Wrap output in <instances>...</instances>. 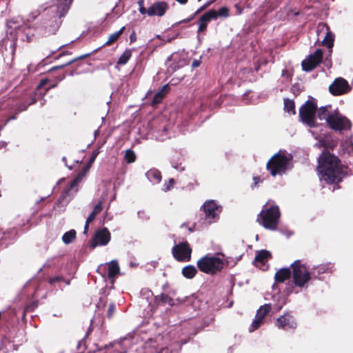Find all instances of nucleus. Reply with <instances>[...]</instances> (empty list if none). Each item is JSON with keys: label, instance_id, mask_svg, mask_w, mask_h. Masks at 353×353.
<instances>
[{"label": "nucleus", "instance_id": "f257e3e1", "mask_svg": "<svg viewBox=\"0 0 353 353\" xmlns=\"http://www.w3.org/2000/svg\"><path fill=\"white\" fill-rule=\"evenodd\" d=\"M319 179L327 184L339 183L345 176L343 166L339 158L329 152H323L319 158Z\"/></svg>", "mask_w": 353, "mask_h": 353}, {"label": "nucleus", "instance_id": "f03ea898", "mask_svg": "<svg viewBox=\"0 0 353 353\" xmlns=\"http://www.w3.org/2000/svg\"><path fill=\"white\" fill-rule=\"evenodd\" d=\"M73 0H56V3L46 10V15L42 21L43 34L48 36L54 34L59 29L61 21L72 4Z\"/></svg>", "mask_w": 353, "mask_h": 353}, {"label": "nucleus", "instance_id": "7ed1b4c3", "mask_svg": "<svg viewBox=\"0 0 353 353\" xmlns=\"http://www.w3.org/2000/svg\"><path fill=\"white\" fill-rule=\"evenodd\" d=\"M292 283L286 288L288 294L295 292L298 288L300 291L306 290L313 279L310 268L297 260L291 264Z\"/></svg>", "mask_w": 353, "mask_h": 353}, {"label": "nucleus", "instance_id": "20e7f679", "mask_svg": "<svg viewBox=\"0 0 353 353\" xmlns=\"http://www.w3.org/2000/svg\"><path fill=\"white\" fill-rule=\"evenodd\" d=\"M292 157L290 154L279 152L267 163V169L272 176L282 175L292 168Z\"/></svg>", "mask_w": 353, "mask_h": 353}, {"label": "nucleus", "instance_id": "39448f33", "mask_svg": "<svg viewBox=\"0 0 353 353\" xmlns=\"http://www.w3.org/2000/svg\"><path fill=\"white\" fill-rule=\"evenodd\" d=\"M280 211L277 205L268 202L261 212L258 221L266 229L275 230L279 223Z\"/></svg>", "mask_w": 353, "mask_h": 353}, {"label": "nucleus", "instance_id": "423d86ee", "mask_svg": "<svg viewBox=\"0 0 353 353\" xmlns=\"http://www.w3.org/2000/svg\"><path fill=\"white\" fill-rule=\"evenodd\" d=\"M196 265L200 271L208 274H214L222 270L224 261L219 256V254H207L197 261Z\"/></svg>", "mask_w": 353, "mask_h": 353}, {"label": "nucleus", "instance_id": "0eeeda50", "mask_svg": "<svg viewBox=\"0 0 353 353\" xmlns=\"http://www.w3.org/2000/svg\"><path fill=\"white\" fill-rule=\"evenodd\" d=\"M90 166L91 165L87 163L79 175L72 181L69 187L62 193L59 199L58 202L59 203L64 202L65 200L66 203H68L74 194L77 192L79 190V184L89 171Z\"/></svg>", "mask_w": 353, "mask_h": 353}, {"label": "nucleus", "instance_id": "6e6552de", "mask_svg": "<svg viewBox=\"0 0 353 353\" xmlns=\"http://www.w3.org/2000/svg\"><path fill=\"white\" fill-rule=\"evenodd\" d=\"M316 105L310 101L305 102L299 110V117L303 123L312 128L315 126Z\"/></svg>", "mask_w": 353, "mask_h": 353}, {"label": "nucleus", "instance_id": "1a4fd4ad", "mask_svg": "<svg viewBox=\"0 0 353 353\" xmlns=\"http://www.w3.org/2000/svg\"><path fill=\"white\" fill-rule=\"evenodd\" d=\"M327 124L332 129L338 131L349 130L352 125L350 120L338 112L332 113Z\"/></svg>", "mask_w": 353, "mask_h": 353}, {"label": "nucleus", "instance_id": "9d476101", "mask_svg": "<svg viewBox=\"0 0 353 353\" xmlns=\"http://www.w3.org/2000/svg\"><path fill=\"white\" fill-rule=\"evenodd\" d=\"M104 271L103 276L105 275L110 279V283L113 285L116 277L120 274V268L117 260H112L99 267L98 271Z\"/></svg>", "mask_w": 353, "mask_h": 353}, {"label": "nucleus", "instance_id": "9b49d317", "mask_svg": "<svg viewBox=\"0 0 353 353\" xmlns=\"http://www.w3.org/2000/svg\"><path fill=\"white\" fill-rule=\"evenodd\" d=\"M191 252L192 250L186 241L175 245L172 250L174 257L179 261H189Z\"/></svg>", "mask_w": 353, "mask_h": 353}, {"label": "nucleus", "instance_id": "f8f14e48", "mask_svg": "<svg viewBox=\"0 0 353 353\" xmlns=\"http://www.w3.org/2000/svg\"><path fill=\"white\" fill-rule=\"evenodd\" d=\"M352 88L347 81L342 77L335 79L333 83L329 86L330 93L334 96H339L348 93Z\"/></svg>", "mask_w": 353, "mask_h": 353}, {"label": "nucleus", "instance_id": "ddd939ff", "mask_svg": "<svg viewBox=\"0 0 353 353\" xmlns=\"http://www.w3.org/2000/svg\"><path fill=\"white\" fill-rule=\"evenodd\" d=\"M203 208L205 218L210 223L215 221L221 212V207L213 200L205 202Z\"/></svg>", "mask_w": 353, "mask_h": 353}, {"label": "nucleus", "instance_id": "4468645a", "mask_svg": "<svg viewBox=\"0 0 353 353\" xmlns=\"http://www.w3.org/2000/svg\"><path fill=\"white\" fill-rule=\"evenodd\" d=\"M323 51L317 49L316 51L308 56V57L302 61L303 70L307 72L311 71L316 68L322 61Z\"/></svg>", "mask_w": 353, "mask_h": 353}, {"label": "nucleus", "instance_id": "2eb2a0df", "mask_svg": "<svg viewBox=\"0 0 353 353\" xmlns=\"http://www.w3.org/2000/svg\"><path fill=\"white\" fill-rule=\"evenodd\" d=\"M37 101L36 94L31 92L24 96L20 101L16 104V112L14 115L10 117L8 121L13 120L16 119V115L23 111L27 110L28 107Z\"/></svg>", "mask_w": 353, "mask_h": 353}, {"label": "nucleus", "instance_id": "dca6fc26", "mask_svg": "<svg viewBox=\"0 0 353 353\" xmlns=\"http://www.w3.org/2000/svg\"><path fill=\"white\" fill-rule=\"evenodd\" d=\"M271 305L265 304L257 310L255 318L251 324V327L249 330L250 332H254L258 329L263 322L264 318L270 312Z\"/></svg>", "mask_w": 353, "mask_h": 353}, {"label": "nucleus", "instance_id": "f3484780", "mask_svg": "<svg viewBox=\"0 0 353 353\" xmlns=\"http://www.w3.org/2000/svg\"><path fill=\"white\" fill-rule=\"evenodd\" d=\"M110 233L106 228H103L96 231L94 237L91 243L92 248L97 246H103L107 245L110 241Z\"/></svg>", "mask_w": 353, "mask_h": 353}, {"label": "nucleus", "instance_id": "a211bd4d", "mask_svg": "<svg viewBox=\"0 0 353 353\" xmlns=\"http://www.w3.org/2000/svg\"><path fill=\"white\" fill-rule=\"evenodd\" d=\"M276 325L279 328L285 330H294L296 328L297 323L294 317L290 313L286 312L276 319Z\"/></svg>", "mask_w": 353, "mask_h": 353}, {"label": "nucleus", "instance_id": "6ab92c4d", "mask_svg": "<svg viewBox=\"0 0 353 353\" xmlns=\"http://www.w3.org/2000/svg\"><path fill=\"white\" fill-rule=\"evenodd\" d=\"M316 32L319 36L321 33H325L322 43L330 49V52H331L334 46V34L330 31L329 26L325 23H320L317 27Z\"/></svg>", "mask_w": 353, "mask_h": 353}, {"label": "nucleus", "instance_id": "aec40b11", "mask_svg": "<svg viewBox=\"0 0 353 353\" xmlns=\"http://www.w3.org/2000/svg\"><path fill=\"white\" fill-rule=\"evenodd\" d=\"M168 8L167 3L164 1H157L152 3L147 9V14L150 17L157 16L162 17L165 14Z\"/></svg>", "mask_w": 353, "mask_h": 353}, {"label": "nucleus", "instance_id": "412c9836", "mask_svg": "<svg viewBox=\"0 0 353 353\" xmlns=\"http://www.w3.org/2000/svg\"><path fill=\"white\" fill-rule=\"evenodd\" d=\"M132 338L125 337L119 341L110 343L108 348L112 347L113 352L110 353H126L127 348L132 345Z\"/></svg>", "mask_w": 353, "mask_h": 353}, {"label": "nucleus", "instance_id": "4be33fe9", "mask_svg": "<svg viewBox=\"0 0 353 353\" xmlns=\"http://www.w3.org/2000/svg\"><path fill=\"white\" fill-rule=\"evenodd\" d=\"M168 61L172 62L170 67L172 69L173 71H175L187 64L185 54L182 52H174L168 58Z\"/></svg>", "mask_w": 353, "mask_h": 353}, {"label": "nucleus", "instance_id": "5701e85b", "mask_svg": "<svg viewBox=\"0 0 353 353\" xmlns=\"http://www.w3.org/2000/svg\"><path fill=\"white\" fill-rule=\"evenodd\" d=\"M217 19V13L214 10H210L202 15L199 20L198 32H203L206 30L208 23L212 19Z\"/></svg>", "mask_w": 353, "mask_h": 353}, {"label": "nucleus", "instance_id": "b1692460", "mask_svg": "<svg viewBox=\"0 0 353 353\" xmlns=\"http://www.w3.org/2000/svg\"><path fill=\"white\" fill-rule=\"evenodd\" d=\"M313 279H320L322 274L332 272L334 270V265L330 263L320 264L310 268Z\"/></svg>", "mask_w": 353, "mask_h": 353}, {"label": "nucleus", "instance_id": "393cba45", "mask_svg": "<svg viewBox=\"0 0 353 353\" xmlns=\"http://www.w3.org/2000/svg\"><path fill=\"white\" fill-rule=\"evenodd\" d=\"M270 257V253L265 250H262L256 253L254 263L256 266L261 268L268 261Z\"/></svg>", "mask_w": 353, "mask_h": 353}, {"label": "nucleus", "instance_id": "a878e982", "mask_svg": "<svg viewBox=\"0 0 353 353\" xmlns=\"http://www.w3.org/2000/svg\"><path fill=\"white\" fill-rule=\"evenodd\" d=\"M291 275V267L288 268H281L276 272L274 279L277 283H283L286 280L289 279Z\"/></svg>", "mask_w": 353, "mask_h": 353}, {"label": "nucleus", "instance_id": "bb28decb", "mask_svg": "<svg viewBox=\"0 0 353 353\" xmlns=\"http://www.w3.org/2000/svg\"><path fill=\"white\" fill-rule=\"evenodd\" d=\"M148 179L153 184L159 183L161 180V172L156 169H151L145 173Z\"/></svg>", "mask_w": 353, "mask_h": 353}, {"label": "nucleus", "instance_id": "cd10ccee", "mask_svg": "<svg viewBox=\"0 0 353 353\" xmlns=\"http://www.w3.org/2000/svg\"><path fill=\"white\" fill-rule=\"evenodd\" d=\"M331 108V105H325L321 107L318 112V117L321 120H325L327 123L329 121L330 118H331V116L332 113H331L328 109Z\"/></svg>", "mask_w": 353, "mask_h": 353}, {"label": "nucleus", "instance_id": "c85d7f7f", "mask_svg": "<svg viewBox=\"0 0 353 353\" xmlns=\"http://www.w3.org/2000/svg\"><path fill=\"white\" fill-rule=\"evenodd\" d=\"M321 145L327 149L333 150L338 144V140L332 137H327L319 141Z\"/></svg>", "mask_w": 353, "mask_h": 353}, {"label": "nucleus", "instance_id": "c756f323", "mask_svg": "<svg viewBox=\"0 0 353 353\" xmlns=\"http://www.w3.org/2000/svg\"><path fill=\"white\" fill-rule=\"evenodd\" d=\"M343 152L350 156L353 154V143L351 139H346L341 145Z\"/></svg>", "mask_w": 353, "mask_h": 353}, {"label": "nucleus", "instance_id": "7c9ffc66", "mask_svg": "<svg viewBox=\"0 0 353 353\" xmlns=\"http://www.w3.org/2000/svg\"><path fill=\"white\" fill-rule=\"evenodd\" d=\"M196 272V268L191 265L185 266L182 270L183 275L187 279H192Z\"/></svg>", "mask_w": 353, "mask_h": 353}, {"label": "nucleus", "instance_id": "2f4dec72", "mask_svg": "<svg viewBox=\"0 0 353 353\" xmlns=\"http://www.w3.org/2000/svg\"><path fill=\"white\" fill-rule=\"evenodd\" d=\"M167 86L168 85L163 86L161 88V90L154 94V96L153 97V100L152 101V105H155L159 103L162 101V99H163V97L165 96V90H166Z\"/></svg>", "mask_w": 353, "mask_h": 353}, {"label": "nucleus", "instance_id": "473e14b6", "mask_svg": "<svg viewBox=\"0 0 353 353\" xmlns=\"http://www.w3.org/2000/svg\"><path fill=\"white\" fill-rule=\"evenodd\" d=\"M76 238V232L74 230H71L65 232L63 236L62 240L65 244L70 243Z\"/></svg>", "mask_w": 353, "mask_h": 353}, {"label": "nucleus", "instance_id": "72a5a7b5", "mask_svg": "<svg viewBox=\"0 0 353 353\" xmlns=\"http://www.w3.org/2000/svg\"><path fill=\"white\" fill-rule=\"evenodd\" d=\"M284 110L290 114H295L294 103L292 100L284 99Z\"/></svg>", "mask_w": 353, "mask_h": 353}, {"label": "nucleus", "instance_id": "f704fd0d", "mask_svg": "<svg viewBox=\"0 0 353 353\" xmlns=\"http://www.w3.org/2000/svg\"><path fill=\"white\" fill-rule=\"evenodd\" d=\"M124 29H125V27H122L119 31L110 34V37H108V41L105 43L104 45H110V44L112 43L113 42L116 41L119 38V37L121 35Z\"/></svg>", "mask_w": 353, "mask_h": 353}, {"label": "nucleus", "instance_id": "c9c22d12", "mask_svg": "<svg viewBox=\"0 0 353 353\" xmlns=\"http://www.w3.org/2000/svg\"><path fill=\"white\" fill-rule=\"evenodd\" d=\"M156 300L158 302H161L162 303H168L170 305H174V301L170 298L168 294H162L160 296H157L156 297Z\"/></svg>", "mask_w": 353, "mask_h": 353}, {"label": "nucleus", "instance_id": "e433bc0d", "mask_svg": "<svg viewBox=\"0 0 353 353\" xmlns=\"http://www.w3.org/2000/svg\"><path fill=\"white\" fill-rule=\"evenodd\" d=\"M132 52L130 50H126L123 52V53L121 55L118 60V64L124 65L127 63L130 58L131 57Z\"/></svg>", "mask_w": 353, "mask_h": 353}, {"label": "nucleus", "instance_id": "4c0bfd02", "mask_svg": "<svg viewBox=\"0 0 353 353\" xmlns=\"http://www.w3.org/2000/svg\"><path fill=\"white\" fill-rule=\"evenodd\" d=\"M124 159L128 163H132L136 160V154L132 150H127L125 151Z\"/></svg>", "mask_w": 353, "mask_h": 353}, {"label": "nucleus", "instance_id": "58836bf2", "mask_svg": "<svg viewBox=\"0 0 353 353\" xmlns=\"http://www.w3.org/2000/svg\"><path fill=\"white\" fill-rule=\"evenodd\" d=\"M157 134L155 135L156 139L159 141H164L165 140L168 136L167 134V128L165 127H163V129L162 132H157Z\"/></svg>", "mask_w": 353, "mask_h": 353}, {"label": "nucleus", "instance_id": "ea45409f", "mask_svg": "<svg viewBox=\"0 0 353 353\" xmlns=\"http://www.w3.org/2000/svg\"><path fill=\"white\" fill-rule=\"evenodd\" d=\"M217 16H221L224 17H227L229 15V10L227 7H221L219 9V10L216 12Z\"/></svg>", "mask_w": 353, "mask_h": 353}, {"label": "nucleus", "instance_id": "a19ab883", "mask_svg": "<svg viewBox=\"0 0 353 353\" xmlns=\"http://www.w3.org/2000/svg\"><path fill=\"white\" fill-rule=\"evenodd\" d=\"M174 180L173 179H170L168 182H165L163 184L162 190L164 192H168L170 190V188L174 185Z\"/></svg>", "mask_w": 353, "mask_h": 353}, {"label": "nucleus", "instance_id": "79ce46f5", "mask_svg": "<svg viewBox=\"0 0 353 353\" xmlns=\"http://www.w3.org/2000/svg\"><path fill=\"white\" fill-rule=\"evenodd\" d=\"M61 281H64L67 285L70 284V281H65L62 276H57L54 277H52L50 279V283L51 285H53L54 283L57 282H59Z\"/></svg>", "mask_w": 353, "mask_h": 353}, {"label": "nucleus", "instance_id": "37998d69", "mask_svg": "<svg viewBox=\"0 0 353 353\" xmlns=\"http://www.w3.org/2000/svg\"><path fill=\"white\" fill-rule=\"evenodd\" d=\"M116 310V307H115V305L114 303H111L110 304L109 307H108V310L107 311V316L108 318H111L113 314H114V312Z\"/></svg>", "mask_w": 353, "mask_h": 353}, {"label": "nucleus", "instance_id": "c03bdc74", "mask_svg": "<svg viewBox=\"0 0 353 353\" xmlns=\"http://www.w3.org/2000/svg\"><path fill=\"white\" fill-rule=\"evenodd\" d=\"M102 203L103 202L101 201H99V203L94 205V209L92 210L93 214H96L97 215L102 211Z\"/></svg>", "mask_w": 353, "mask_h": 353}, {"label": "nucleus", "instance_id": "a18cd8bd", "mask_svg": "<svg viewBox=\"0 0 353 353\" xmlns=\"http://www.w3.org/2000/svg\"><path fill=\"white\" fill-rule=\"evenodd\" d=\"M138 216L141 219H148L149 216L144 210H139L137 212Z\"/></svg>", "mask_w": 353, "mask_h": 353}, {"label": "nucleus", "instance_id": "49530a36", "mask_svg": "<svg viewBox=\"0 0 353 353\" xmlns=\"http://www.w3.org/2000/svg\"><path fill=\"white\" fill-rule=\"evenodd\" d=\"M17 43L15 41H11L10 44V48L11 50V54L14 56L16 50Z\"/></svg>", "mask_w": 353, "mask_h": 353}, {"label": "nucleus", "instance_id": "de8ad7c7", "mask_svg": "<svg viewBox=\"0 0 353 353\" xmlns=\"http://www.w3.org/2000/svg\"><path fill=\"white\" fill-rule=\"evenodd\" d=\"M97 155H98V152H97V151L93 152L88 163H89L90 165H92V163L94 161Z\"/></svg>", "mask_w": 353, "mask_h": 353}, {"label": "nucleus", "instance_id": "09e8293b", "mask_svg": "<svg viewBox=\"0 0 353 353\" xmlns=\"http://www.w3.org/2000/svg\"><path fill=\"white\" fill-rule=\"evenodd\" d=\"M211 3H208L205 5H203V6H201V8H199L194 13V16H196L198 14H199L201 11H203V10L205 9V8L208 6H210Z\"/></svg>", "mask_w": 353, "mask_h": 353}, {"label": "nucleus", "instance_id": "8fccbe9b", "mask_svg": "<svg viewBox=\"0 0 353 353\" xmlns=\"http://www.w3.org/2000/svg\"><path fill=\"white\" fill-rule=\"evenodd\" d=\"M96 216L97 214H93V212H92V213L88 216L86 221L89 223L92 222L95 219Z\"/></svg>", "mask_w": 353, "mask_h": 353}, {"label": "nucleus", "instance_id": "3c124183", "mask_svg": "<svg viewBox=\"0 0 353 353\" xmlns=\"http://www.w3.org/2000/svg\"><path fill=\"white\" fill-rule=\"evenodd\" d=\"M234 8L237 14H241L243 12V8L239 4H235Z\"/></svg>", "mask_w": 353, "mask_h": 353}, {"label": "nucleus", "instance_id": "603ef678", "mask_svg": "<svg viewBox=\"0 0 353 353\" xmlns=\"http://www.w3.org/2000/svg\"><path fill=\"white\" fill-rule=\"evenodd\" d=\"M282 76L283 77H285L286 76L288 81L290 80L291 74H290V73L288 70H283Z\"/></svg>", "mask_w": 353, "mask_h": 353}, {"label": "nucleus", "instance_id": "864d4df0", "mask_svg": "<svg viewBox=\"0 0 353 353\" xmlns=\"http://www.w3.org/2000/svg\"><path fill=\"white\" fill-rule=\"evenodd\" d=\"M139 12L142 14H147V9L144 8L143 6H140Z\"/></svg>", "mask_w": 353, "mask_h": 353}, {"label": "nucleus", "instance_id": "5fc2aeb1", "mask_svg": "<svg viewBox=\"0 0 353 353\" xmlns=\"http://www.w3.org/2000/svg\"><path fill=\"white\" fill-rule=\"evenodd\" d=\"M254 181V185L256 186L259 183H260L261 181L259 177L258 176H254L253 177Z\"/></svg>", "mask_w": 353, "mask_h": 353}, {"label": "nucleus", "instance_id": "6e6d98bb", "mask_svg": "<svg viewBox=\"0 0 353 353\" xmlns=\"http://www.w3.org/2000/svg\"><path fill=\"white\" fill-rule=\"evenodd\" d=\"M194 17H195V16H194V14H193L191 17H190V18H188V19H183V20L179 22V23H188V22H189V21H192V20L194 18Z\"/></svg>", "mask_w": 353, "mask_h": 353}, {"label": "nucleus", "instance_id": "4d7b16f0", "mask_svg": "<svg viewBox=\"0 0 353 353\" xmlns=\"http://www.w3.org/2000/svg\"><path fill=\"white\" fill-rule=\"evenodd\" d=\"M157 353H168V347H163L161 348L160 350H157Z\"/></svg>", "mask_w": 353, "mask_h": 353}, {"label": "nucleus", "instance_id": "13d9d810", "mask_svg": "<svg viewBox=\"0 0 353 353\" xmlns=\"http://www.w3.org/2000/svg\"><path fill=\"white\" fill-rule=\"evenodd\" d=\"M199 65H200V61H197V60H194V61L192 62V67H194V68L198 67Z\"/></svg>", "mask_w": 353, "mask_h": 353}, {"label": "nucleus", "instance_id": "bf43d9fd", "mask_svg": "<svg viewBox=\"0 0 353 353\" xmlns=\"http://www.w3.org/2000/svg\"><path fill=\"white\" fill-rule=\"evenodd\" d=\"M47 81L46 80H42L40 83L37 86V89H39L42 86L45 85L46 84Z\"/></svg>", "mask_w": 353, "mask_h": 353}, {"label": "nucleus", "instance_id": "052dcab7", "mask_svg": "<svg viewBox=\"0 0 353 353\" xmlns=\"http://www.w3.org/2000/svg\"><path fill=\"white\" fill-rule=\"evenodd\" d=\"M89 224H90L89 222L85 221V226H84V230H83V233L84 234H87Z\"/></svg>", "mask_w": 353, "mask_h": 353}, {"label": "nucleus", "instance_id": "680f3d73", "mask_svg": "<svg viewBox=\"0 0 353 353\" xmlns=\"http://www.w3.org/2000/svg\"><path fill=\"white\" fill-rule=\"evenodd\" d=\"M177 2H179L181 4H185L187 3L188 0H176Z\"/></svg>", "mask_w": 353, "mask_h": 353}, {"label": "nucleus", "instance_id": "e2e57ef3", "mask_svg": "<svg viewBox=\"0 0 353 353\" xmlns=\"http://www.w3.org/2000/svg\"><path fill=\"white\" fill-rule=\"evenodd\" d=\"M72 62H73V61H69L66 64H65V65H68L71 64ZM63 66H64V65H63L59 68H63Z\"/></svg>", "mask_w": 353, "mask_h": 353}, {"label": "nucleus", "instance_id": "0e129e2a", "mask_svg": "<svg viewBox=\"0 0 353 353\" xmlns=\"http://www.w3.org/2000/svg\"><path fill=\"white\" fill-rule=\"evenodd\" d=\"M283 305H284V303L278 307L277 310H280L282 308Z\"/></svg>", "mask_w": 353, "mask_h": 353}, {"label": "nucleus", "instance_id": "69168bd1", "mask_svg": "<svg viewBox=\"0 0 353 353\" xmlns=\"http://www.w3.org/2000/svg\"><path fill=\"white\" fill-rule=\"evenodd\" d=\"M53 87H54V85H52L49 86V87L46 89V90H49L50 88H53Z\"/></svg>", "mask_w": 353, "mask_h": 353}, {"label": "nucleus", "instance_id": "338daca9", "mask_svg": "<svg viewBox=\"0 0 353 353\" xmlns=\"http://www.w3.org/2000/svg\"><path fill=\"white\" fill-rule=\"evenodd\" d=\"M173 168H175V169H178V167L176 165H173Z\"/></svg>", "mask_w": 353, "mask_h": 353}, {"label": "nucleus", "instance_id": "774afa93", "mask_svg": "<svg viewBox=\"0 0 353 353\" xmlns=\"http://www.w3.org/2000/svg\"><path fill=\"white\" fill-rule=\"evenodd\" d=\"M180 170H181V171L184 170V168H181L180 169Z\"/></svg>", "mask_w": 353, "mask_h": 353}]
</instances>
